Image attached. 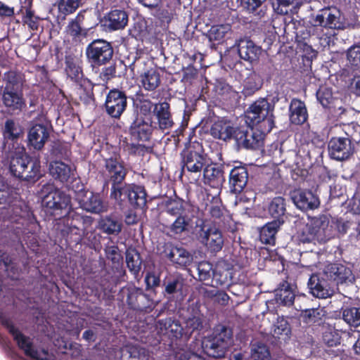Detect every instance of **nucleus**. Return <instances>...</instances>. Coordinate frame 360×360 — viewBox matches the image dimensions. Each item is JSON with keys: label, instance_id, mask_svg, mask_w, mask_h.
Returning <instances> with one entry per match:
<instances>
[{"label": "nucleus", "instance_id": "f257e3e1", "mask_svg": "<svg viewBox=\"0 0 360 360\" xmlns=\"http://www.w3.org/2000/svg\"><path fill=\"white\" fill-rule=\"evenodd\" d=\"M71 204V197L65 192L58 188H51L42 198V205L45 212L60 219V222L72 227L82 228L87 231L92 225L94 219L91 216L83 215L75 211H69L64 217L63 211L66 210Z\"/></svg>", "mask_w": 360, "mask_h": 360}, {"label": "nucleus", "instance_id": "f03ea898", "mask_svg": "<svg viewBox=\"0 0 360 360\" xmlns=\"http://www.w3.org/2000/svg\"><path fill=\"white\" fill-rule=\"evenodd\" d=\"M104 174L108 182L111 183L110 197L121 201L128 200L134 204L135 198V184H122L127 175V169L116 158H107L105 160Z\"/></svg>", "mask_w": 360, "mask_h": 360}, {"label": "nucleus", "instance_id": "7ed1b4c3", "mask_svg": "<svg viewBox=\"0 0 360 360\" xmlns=\"http://www.w3.org/2000/svg\"><path fill=\"white\" fill-rule=\"evenodd\" d=\"M155 328L159 341L168 346L172 354H174L177 349L185 348L188 339L179 320L172 317L160 319L156 322Z\"/></svg>", "mask_w": 360, "mask_h": 360}, {"label": "nucleus", "instance_id": "20e7f679", "mask_svg": "<svg viewBox=\"0 0 360 360\" xmlns=\"http://www.w3.org/2000/svg\"><path fill=\"white\" fill-rule=\"evenodd\" d=\"M180 157L181 175H193L194 181H198L207 163V154L202 143L190 141L180 153Z\"/></svg>", "mask_w": 360, "mask_h": 360}, {"label": "nucleus", "instance_id": "39448f33", "mask_svg": "<svg viewBox=\"0 0 360 360\" xmlns=\"http://www.w3.org/2000/svg\"><path fill=\"white\" fill-rule=\"evenodd\" d=\"M233 339L232 329L224 324L216 325L212 334L202 343V347L209 356L219 359L225 356Z\"/></svg>", "mask_w": 360, "mask_h": 360}, {"label": "nucleus", "instance_id": "423d86ee", "mask_svg": "<svg viewBox=\"0 0 360 360\" xmlns=\"http://www.w3.org/2000/svg\"><path fill=\"white\" fill-rule=\"evenodd\" d=\"M9 170L13 176L32 183H35L42 176L39 158L27 155L12 157Z\"/></svg>", "mask_w": 360, "mask_h": 360}, {"label": "nucleus", "instance_id": "0eeeda50", "mask_svg": "<svg viewBox=\"0 0 360 360\" xmlns=\"http://www.w3.org/2000/svg\"><path fill=\"white\" fill-rule=\"evenodd\" d=\"M274 105L266 98H259L252 103L245 112L249 124L256 126L263 132H270L275 127Z\"/></svg>", "mask_w": 360, "mask_h": 360}, {"label": "nucleus", "instance_id": "6e6552de", "mask_svg": "<svg viewBox=\"0 0 360 360\" xmlns=\"http://www.w3.org/2000/svg\"><path fill=\"white\" fill-rule=\"evenodd\" d=\"M85 53L91 70H98L100 65L112 60L114 49L106 40L95 39L87 45Z\"/></svg>", "mask_w": 360, "mask_h": 360}, {"label": "nucleus", "instance_id": "1a4fd4ad", "mask_svg": "<svg viewBox=\"0 0 360 360\" xmlns=\"http://www.w3.org/2000/svg\"><path fill=\"white\" fill-rule=\"evenodd\" d=\"M350 129V125H345L343 130L345 136H335L330 139L328 148L331 158L343 161L349 159L353 155L354 145L352 143V134L348 131Z\"/></svg>", "mask_w": 360, "mask_h": 360}, {"label": "nucleus", "instance_id": "9d476101", "mask_svg": "<svg viewBox=\"0 0 360 360\" xmlns=\"http://www.w3.org/2000/svg\"><path fill=\"white\" fill-rule=\"evenodd\" d=\"M340 11L336 8L324 7L311 17L310 22L314 27L330 29H342L340 20Z\"/></svg>", "mask_w": 360, "mask_h": 360}, {"label": "nucleus", "instance_id": "9b49d317", "mask_svg": "<svg viewBox=\"0 0 360 360\" xmlns=\"http://www.w3.org/2000/svg\"><path fill=\"white\" fill-rule=\"evenodd\" d=\"M236 143L238 147L246 149L259 148L262 145L264 134L268 132H263L259 129L255 131L253 127H240L236 130Z\"/></svg>", "mask_w": 360, "mask_h": 360}, {"label": "nucleus", "instance_id": "f8f14e48", "mask_svg": "<svg viewBox=\"0 0 360 360\" xmlns=\"http://www.w3.org/2000/svg\"><path fill=\"white\" fill-rule=\"evenodd\" d=\"M197 269L200 281H208L212 276L220 284H224L231 278V272L229 268L217 265L213 269L212 264L209 262H200Z\"/></svg>", "mask_w": 360, "mask_h": 360}, {"label": "nucleus", "instance_id": "ddd939ff", "mask_svg": "<svg viewBox=\"0 0 360 360\" xmlns=\"http://www.w3.org/2000/svg\"><path fill=\"white\" fill-rule=\"evenodd\" d=\"M290 197L300 210H314L320 205L318 195L309 189L295 188L290 192Z\"/></svg>", "mask_w": 360, "mask_h": 360}, {"label": "nucleus", "instance_id": "4468645a", "mask_svg": "<svg viewBox=\"0 0 360 360\" xmlns=\"http://www.w3.org/2000/svg\"><path fill=\"white\" fill-rule=\"evenodd\" d=\"M124 91L117 89H111L106 96L105 108L107 113L113 118H120L125 110L127 101Z\"/></svg>", "mask_w": 360, "mask_h": 360}, {"label": "nucleus", "instance_id": "2eb2a0df", "mask_svg": "<svg viewBox=\"0 0 360 360\" xmlns=\"http://www.w3.org/2000/svg\"><path fill=\"white\" fill-rule=\"evenodd\" d=\"M323 276L329 282L336 285L351 281L354 278L351 269L341 263L327 264L323 269Z\"/></svg>", "mask_w": 360, "mask_h": 360}, {"label": "nucleus", "instance_id": "dca6fc26", "mask_svg": "<svg viewBox=\"0 0 360 360\" xmlns=\"http://www.w3.org/2000/svg\"><path fill=\"white\" fill-rule=\"evenodd\" d=\"M165 286V295H168L169 300L175 299L176 302H181L184 300L186 293L185 279L180 274H169L163 281Z\"/></svg>", "mask_w": 360, "mask_h": 360}, {"label": "nucleus", "instance_id": "f3484780", "mask_svg": "<svg viewBox=\"0 0 360 360\" xmlns=\"http://www.w3.org/2000/svg\"><path fill=\"white\" fill-rule=\"evenodd\" d=\"M309 223L318 243H325L334 238L335 231L330 227V221L328 216L322 214L313 217Z\"/></svg>", "mask_w": 360, "mask_h": 360}, {"label": "nucleus", "instance_id": "a211bd4d", "mask_svg": "<svg viewBox=\"0 0 360 360\" xmlns=\"http://www.w3.org/2000/svg\"><path fill=\"white\" fill-rule=\"evenodd\" d=\"M162 254L171 262L179 268H186L193 262L192 255L182 247L174 245L172 243H165Z\"/></svg>", "mask_w": 360, "mask_h": 360}, {"label": "nucleus", "instance_id": "6ab92c4d", "mask_svg": "<svg viewBox=\"0 0 360 360\" xmlns=\"http://www.w3.org/2000/svg\"><path fill=\"white\" fill-rule=\"evenodd\" d=\"M128 22V15L123 9H112L105 13L101 19L100 23L105 32L122 30Z\"/></svg>", "mask_w": 360, "mask_h": 360}, {"label": "nucleus", "instance_id": "aec40b11", "mask_svg": "<svg viewBox=\"0 0 360 360\" xmlns=\"http://www.w3.org/2000/svg\"><path fill=\"white\" fill-rule=\"evenodd\" d=\"M86 13V10H81L74 18L70 19L68 22L65 27V32L73 39L86 37L89 31L95 27L96 24L88 27L83 25Z\"/></svg>", "mask_w": 360, "mask_h": 360}, {"label": "nucleus", "instance_id": "412c9836", "mask_svg": "<svg viewBox=\"0 0 360 360\" xmlns=\"http://www.w3.org/2000/svg\"><path fill=\"white\" fill-rule=\"evenodd\" d=\"M309 292L319 299H326L334 294L333 288L325 278H320L317 274H313L307 282Z\"/></svg>", "mask_w": 360, "mask_h": 360}, {"label": "nucleus", "instance_id": "4be33fe9", "mask_svg": "<svg viewBox=\"0 0 360 360\" xmlns=\"http://www.w3.org/2000/svg\"><path fill=\"white\" fill-rule=\"evenodd\" d=\"M201 242L211 252H219L224 246V237L221 231L215 226L201 229Z\"/></svg>", "mask_w": 360, "mask_h": 360}, {"label": "nucleus", "instance_id": "5701e85b", "mask_svg": "<svg viewBox=\"0 0 360 360\" xmlns=\"http://www.w3.org/2000/svg\"><path fill=\"white\" fill-rule=\"evenodd\" d=\"M56 231L57 237L60 242L64 240L65 244L68 245L80 243L86 231L83 230L82 228L72 227L62 222L57 224Z\"/></svg>", "mask_w": 360, "mask_h": 360}, {"label": "nucleus", "instance_id": "b1692460", "mask_svg": "<svg viewBox=\"0 0 360 360\" xmlns=\"http://www.w3.org/2000/svg\"><path fill=\"white\" fill-rule=\"evenodd\" d=\"M22 134V130L20 126L13 119H7L2 130L4 150L12 151L15 148V143H18Z\"/></svg>", "mask_w": 360, "mask_h": 360}, {"label": "nucleus", "instance_id": "393cba45", "mask_svg": "<svg viewBox=\"0 0 360 360\" xmlns=\"http://www.w3.org/2000/svg\"><path fill=\"white\" fill-rule=\"evenodd\" d=\"M2 101L4 106L12 112H20L25 106L22 90L11 89L8 86L4 88Z\"/></svg>", "mask_w": 360, "mask_h": 360}, {"label": "nucleus", "instance_id": "a878e982", "mask_svg": "<svg viewBox=\"0 0 360 360\" xmlns=\"http://www.w3.org/2000/svg\"><path fill=\"white\" fill-rule=\"evenodd\" d=\"M237 129L238 127H234L230 120L222 119L212 124L210 134L214 139L224 141H229L231 139L236 141Z\"/></svg>", "mask_w": 360, "mask_h": 360}, {"label": "nucleus", "instance_id": "bb28decb", "mask_svg": "<svg viewBox=\"0 0 360 360\" xmlns=\"http://www.w3.org/2000/svg\"><path fill=\"white\" fill-rule=\"evenodd\" d=\"M49 138L47 127L43 124H35L31 127L27 134V146L34 150H41Z\"/></svg>", "mask_w": 360, "mask_h": 360}, {"label": "nucleus", "instance_id": "cd10ccee", "mask_svg": "<svg viewBox=\"0 0 360 360\" xmlns=\"http://www.w3.org/2000/svg\"><path fill=\"white\" fill-rule=\"evenodd\" d=\"M204 183L212 188H219L225 182L223 165L207 164L202 169Z\"/></svg>", "mask_w": 360, "mask_h": 360}, {"label": "nucleus", "instance_id": "c85d7f7f", "mask_svg": "<svg viewBox=\"0 0 360 360\" xmlns=\"http://www.w3.org/2000/svg\"><path fill=\"white\" fill-rule=\"evenodd\" d=\"M229 187L231 192L239 194L246 186L248 181V172L245 165L234 167L229 173Z\"/></svg>", "mask_w": 360, "mask_h": 360}, {"label": "nucleus", "instance_id": "c756f323", "mask_svg": "<svg viewBox=\"0 0 360 360\" xmlns=\"http://www.w3.org/2000/svg\"><path fill=\"white\" fill-rule=\"evenodd\" d=\"M237 47L240 58L250 63L257 61L262 53L261 46L248 38L239 39Z\"/></svg>", "mask_w": 360, "mask_h": 360}, {"label": "nucleus", "instance_id": "7c9ffc66", "mask_svg": "<svg viewBox=\"0 0 360 360\" xmlns=\"http://www.w3.org/2000/svg\"><path fill=\"white\" fill-rule=\"evenodd\" d=\"M79 204L83 210L91 213H100L105 210L103 202L98 193L86 191L79 200Z\"/></svg>", "mask_w": 360, "mask_h": 360}, {"label": "nucleus", "instance_id": "2f4dec72", "mask_svg": "<svg viewBox=\"0 0 360 360\" xmlns=\"http://www.w3.org/2000/svg\"><path fill=\"white\" fill-rule=\"evenodd\" d=\"M289 117L292 124H303L308 119V112L304 101L293 98L289 106Z\"/></svg>", "mask_w": 360, "mask_h": 360}, {"label": "nucleus", "instance_id": "473e14b6", "mask_svg": "<svg viewBox=\"0 0 360 360\" xmlns=\"http://www.w3.org/2000/svg\"><path fill=\"white\" fill-rule=\"evenodd\" d=\"M268 213L274 221L280 222L283 224L286 217V201L283 197L277 196L274 198L268 205Z\"/></svg>", "mask_w": 360, "mask_h": 360}, {"label": "nucleus", "instance_id": "72a5a7b5", "mask_svg": "<svg viewBox=\"0 0 360 360\" xmlns=\"http://www.w3.org/2000/svg\"><path fill=\"white\" fill-rule=\"evenodd\" d=\"M295 297L291 285L287 281L281 282L275 290V300L278 304L290 307L294 303Z\"/></svg>", "mask_w": 360, "mask_h": 360}, {"label": "nucleus", "instance_id": "f704fd0d", "mask_svg": "<svg viewBox=\"0 0 360 360\" xmlns=\"http://www.w3.org/2000/svg\"><path fill=\"white\" fill-rule=\"evenodd\" d=\"M65 65L68 77L77 82L83 76L81 60L72 54H68L65 57Z\"/></svg>", "mask_w": 360, "mask_h": 360}, {"label": "nucleus", "instance_id": "c9c22d12", "mask_svg": "<svg viewBox=\"0 0 360 360\" xmlns=\"http://www.w3.org/2000/svg\"><path fill=\"white\" fill-rule=\"evenodd\" d=\"M153 112L155 113L160 129H167L173 126L174 122L172 119L169 103L164 101L160 103L159 105H155Z\"/></svg>", "mask_w": 360, "mask_h": 360}, {"label": "nucleus", "instance_id": "e433bc0d", "mask_svg": "<svg viewBox=\"0 0 360 360\" xmlns=\"http://www.w3.org/2000/svg\"><path fill=\"white\" fill-rule=\"evenodd\" d=\"M82 0H56L53 6L57 8V20H65L82 6Z\"/></svg>", "mask_w": 360, "mask_h": 360}, {"label": "nucleus", "instance_id": "4c0bfd02", "mask_svg": "<svg viewBox=\"0 0 360 360\" xmlns=\"http://www.w3.org/2000/svg\"><path fill=\"white\" fill-rule=\"evenodd\" d=\"M327 311L324 307H316L301 310L300 316L308 325L321 326L325 321Z\"/></svg>", "mask_w": 360, "mask_h": 360}, {"label": "nucleus", "instance_id": "58836bf2", "mask_svg": "<svg viewBox=\"0 0 360 360\" xmlns=\"http://www.w3.org/2000/svg\"><path fill=\"white\" fill-rule=\"evenodd\" d=\"M184 200L179 197L174 191L173 197L167 198L161 202V207L167 214L176 217L184 214Z\"/></svg>", "mask_w": 360, "mask_h": 360}, {"label": "nucleus", "instance_id": "ea45409f", "mask_svg": "<svg viewBox=\"0 0 360 360\" xmlns=\"http://www.w3.org/2000/svg\"><path fill=\"white\" fill-rule=\"evenodd\" d=\"M72 169L69 165L62 161H53L49 165V173L51 176L61 183L68 181L71 176Z\"/></svg>", "mask_w": 360, "mask_h": 360}, {"label": "nucleus", "instance_id": "a19ab883", "mask_svg": "<svg viewBox=\"0 0 360 360\" xmlns=\"http://www.w3.org/2000/svg\"><path fill=\"white\" fill-rule=\"evenodd\" d=\"M231 32L230 24L214 25L210 27L207 35L210 41L221 44L229 37L228 35H231Z\"/></svg>", "mask_w": 360, "mask_h": 360}, {"label": "nucleus", "instance_id": "79ce46f5", "mask_svg": "<svg viewBox=\"0 0 360 360\" xmlns=\"http://www.w3.org/2000/svg\"><path fill=\"white\" fill-rule=\"evenodd\" d=\"M153 107L155 105L150 99L144 98L143 94L136 92V118L153 120Z\"/></svg>", "mask_w": 360, "mask_h": 360}, {"label": "nucleus", "instance_id": "37998d69", "mask_svg": "<svg viewBox=\"0 0 360 360\" xmlns=\"http://www.w3.org/2000/svg\"><path fill=\"white\" fill-rule=\"evenodd\" d=\"M282 224L278 221L264 224L259 230V240L264 244L274 245L276 242V235Z\"/></svg>", "mask_w": 360, "mask_h": 360}, {"label": "nucleus", "instance_id": "c03bdc74", "mask_svg": "<svg viewBox=\"0 0 360 360\" xmlns=\"http://www.w3.org/2000/svg\"><path fill=\"white\" fill-rule=\"evenodd\" d=\"M117 65L112 60L108 65H100L98 70H92L93 72L98 75V78L105 85L111 79L122 76L121 74H117Z\"/></svg>", "mask_w": 360, "mask_h": 360}, {"label": "nucleus", "instance_id": "a18cd8bd", "mask_svg": "<svg viewBox=\"0 0 360 360\" xmlns=\"http://www.w3.org/2000/svg\"><path fill=\"white\" fill-rule=\"evenodd\" d=\"M316 98L324 108L335 109L338 99L333 96L332 89L326 86H320L316 91Z\"/></svg>", "mask_w": 360, "mask_h": 360}, {"label": "nucleus", "instance_id": "49530a36", "mask_svg": "<svg viewBox=\"0 0 360 360\" xmlns=\"http://www.w3.org/2000/svg\"><path fill=\"white\" fill-rule=\"evenodd\" d=\"M153 131L152 120L136 118V139L139 141L149 143Z\"/></svg>", "mask_w": 360, "mask_h": 360}, {"label": "nucleus", "instance_id": "de8ad7c7", "mask_svg": "<svg viewBox=\"0 0 360 360\" xmlns=\"http://www.w3.org/2000/svg\"><path fill=\"white\" fill-rule=\"evenodd\" d=\"M141 77V86L147 91H153L160 84V75L157 70H148Z\"/></svg>", "mask_w": 360, "mask_h": 360}, {"label": "nucleus", "instance_id": "09e8293b", "mask_svg": "<svg viewBox=\"0 0 360 360\" xmlns=\"http://www.w3.org/2000/svg\"><path fill=\"white\" fill-rule=\"evenodd\" d=\"M98 229L108 234H118L121 231L122 225L115 217L105 216L99 220Z\"/></svg>", "mask_w": 360, "mask_h": 360}, {"label": "nucleus", "instance_id": "8fccbe9b", "mask_svg": "<svg viewBox=\"0 0 360 360\" xmlns=\"http://www.w3.org/2000/svg\"><path fill=\"white\" fill-rule=\"evenodd\" d=\"M203 314L200 311H196L189 316L185 321L186 337L189 339L193 333L200 331L203 328Z\"/></svg>", "mask_w": 360, "mask_h": 360}, {"label": "nucleus", "instance_id": "3c124183", "mask_svg": "<svg viewBox=\"0 0 360 360\" xmlns=\"http://www.w3.org/2000/svg\"><path fill=\"white\" fill-rule=\"evenodd\" d=\"M293 240L297 245L311 243L316 244L317 243L309 223L297 230L293 236Z\"/></svg>", "mask_w": 360, "mask_h": 360}, {"label": "nucleus", "instance_id": "603ef678", "mask_svg": "<svg viewBox=\"0 0 360 360\" xmlns=\"http://www.w3.org/2000/svg\"><path fill=\"white\" fill-rule=\"evenodd\" d=\"M50 153L55 157L68 159L71 155V146L67 142L57 140L52 143Z\"/></svg>", "mask_w": 360, "mask_h": 360}, {"label": "nucleus", "instance_id": "864d4df0", "mask_svg": "<svg viewBox=\"0 0 360 360\" xmlns=\"http://www.w3.org/2000/svg\"><path fill=\"white\" fill-rule=\"evenodd\" d=\"M261 86L262 82L259 77L256 74H253L245 79L241 92L245 96H250L258 91Z\"/></svg>", "mask_w": 360, "mask_h": 360}, {"label": "nucleus", "instance_id": "5fc2aeb1", "mask_svg": "<svg viewBox=\"0 0 360 360\" xmlns=\"http://www.w3.org/2000/svg\"><path fill=\"white\" fill-rule=\"evenodd\" d=\"M343 320L349 326H360V307H347L342 311Z\"/></svg>", "mask_w": 360, "mask_h": 360}, {"label": "nucleus", "instance_id": "6e6d98bb", "mask_svg": "<svg viewBox=\"0 0 360 360\" xmlns=\"http://www.w3.org/2000/svg\"><path fill=\"white\" fill-rule=\"evenodd\" d=\"M266 0H240L241 6L248 13L263 16L262 7Z\"/></svg>", "mask_w": 360, "mask_h": 360}, {"label": "nucleus", "instance_id": "4d7b16f0", "mask_svg": "<svg viewBox=\"0 0 360 360\" xmlns=\"http://www.w3.org/2000/svg\"><path fill=\"white\" fill-rule=\"evenodd\" d=\"M347 60L354 70H360V44L350 46L346 53Z\"/></svg>", "mask_w": 360, "mask_h": 360}, {"label": "nucleus", "instance_id": "13d9d810", "mask_svg": "<svg viewBox=\"0 0 360 360\" xmlns=\"http://www.w3.org/2000/svg\"><path fill=\"white\" fill-rule=\"evenodd\" d=\"M190 220L186 215L176 217V219L169 226V230L174 235H180L188 230Z\"/></svg>", "mask_w": 360, "mask_h": 360}, {"label": "nucleus", "instance_id": "bf43d9fd", "mask_svg": "<svg viewBox=\"0 0 360 360\" xmlns=\"http://www.w3.org/2000/svg\"><path fill=\"white\" fill-rule=\"evenodd\" d=\"M270 352L266 345L258 342L253 345L251 358L253 360H269Z\"/></svg>", "mask_w": 360, "mask_h": 360}, {"label": "nucleus", "instance_id": "052dcab7", "mask_svg": "<svg viewBox=\"0 0 360 360\" xmlns=\"http://www.w3.org/2000/svg\"><path fill=\"white\" fill-rule=\"evenodd\" d=\"M352 222L347 220H344L342 218L332 219L330 222V227L335 231L334 237L339 236L340 235H345L350 229Z\"/></svg>", "mask_w": 360, "mask_h": 360}, {"label": "nucleus", "instance_id": "680f3d73", "mask_svg": "<svg viewBox=\"0 0 360 360\" xmlns=\"http://www.w3.org/2000/svg\"><path fill=\"white\" fill-rule=\"evenodd\" d=\"M40 18L34 15V11L31 8H27L25 14L22 16V21L24 25H27L28 27L37 31L39 29Z\"/></svg>", "mask_w": 360, "mask_h": 360}, {"label": "nucleus", "instance_id": "e2e57ef3", "mask_svg": "<svg viewBox=\"0 0 360 360\" xmlns=\"http://www.w3.org/2000/svg\"><path fill=\"white\" fill-rule=\"evenodd\" d=\"M174 360H205V358L195 352L181 348L177 349L174 354H171Z\"/></svg>", "mask_w": 360, "mask_h": 360}, {"label": "nucleus", "instance_id": "0e129e2a", "mask_svg": "<svg viewBox=\"0 0 360 360\" xmlns=\"http://www.w3.org/2000/svg\"><path fill=\"white\" fill-rule=\"evenodd\" d=\"M0 260L4 263L6 271L8 272V274H13L11 276L12 278H17V276L19 274V271L18 268L16 267L15 264L13 263L12 257L7 253L4 252L0 255Z\"/></svg>", "mask_w": 360, "mask_h": 360}, {"label": "nucleus", "instance_id": "69168bd1", "mask_svg": "<svg viewBox=\"0 0 360 360\" xmlns=\"http://www.w3.org/2000/svg\"><path fill=\"white\" fill-rule=\"evenodd\" d=\"M5 86H8L11 89H18V85L21 82V74L15 70H9L4 74Z\"/></svg>", "mask_w": 360, "mask_h": 360}, {"label": "nucleus", "instance_id": "338daca9", "mask_svg": "<svg viewBox=\"0 0 360 360\" xmlns=\"http://www.w3.org/2000/svg\"><path fill=\"white\" fill-rule=\"evenodd\" d=\"M323 340L328 347H334L340 344L341 336L336 330H328L323 333Z\"/></svg>", "mask_w": 360, "mask_h": 360}, {"label": "nucleus", "instance_id": "774afa93", "mask_svg": "<svg viewBox=\"0 0 360 360\" xmlns=\"http://www.w3.org/2000/svg\"><path fill=\"white\" fill-rule=\"evenodd\" d=\"M140 209L145 212L147 209V193L143 186H136V210Z\"/></svg>", "mask_w": 360, "mask_h": 360}]
</instances>
